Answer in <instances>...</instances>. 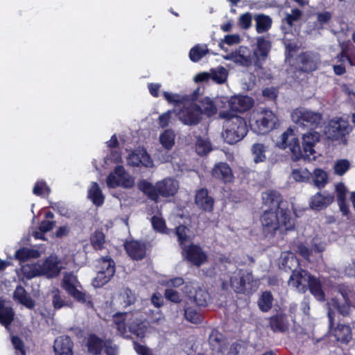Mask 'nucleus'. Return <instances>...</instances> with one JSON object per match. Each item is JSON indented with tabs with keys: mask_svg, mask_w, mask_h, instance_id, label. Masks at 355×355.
<instances>
[{
	"mask_svg": "<svg viewBox=\"0 0 355 355\" xmlns=\"http://www.w3.org/2000/svg\"><path fill=\"white\" fill-rule=\"evenodd\" d=\"M320 135L316 131H309L303 134L302 146L298 138L295 137L294 130L289 127L280 136L277 145L282 149L288 148L292 154V159L298 161L300 159H309L315 153L314 147L320 141Z\"/></svg>",
	"mask_w": 355,
	"mask_h": 355,
	"instance_id": "obj_1",
	"label": "nucleus"
},
{
	"mask_svg": "<svg viewBox=\"0 0 355 355\" xmlns=\"http://www.w3.org/2000/svg\"><path fill=\"white\" fill-rule=\"evenodd\" d=\"M263 232L266 237H274L278 230L286 232L293 230L295 227V219L291 216L289 209L279 211L268 209L260 217Z\"/></svg>",
	"mask_w": 355,
	"mask_h": 355,
	"instance_id": "obj_2",
	"label": "nucleus"
},
{
	"mask_svg": "<svg viewBox=\"0 0 355 355\" xmlns=\"http://www.w3.org/2000/svg\"><path fill=\"white\" fill-rule=\"evenodd\" d=\"M220 119H225V130L223 134L225 141L234 144L243 139L248 132L245 119L230 111H220L218 114Z\"/></svg>",
	"mask_w": 355,
	"mask_h": 355,
	"instance_id": "obj_3",
	"label": "nucleus"
},
{
	"mask_svg": "<svg viewBox=\"0 0 355 355\" xmlns=\"http://www.w3.org/2000/svg\"><path fill=\"white\" fill-rule=\"evenodd\" d=\"M252 130L258 135H266L275 129L278 124L277 116L270 110H254L249 119Z\"/></svg>",
	"mask_w": 355,
	"mask_h": 355,
	"instance_id": "obj_4",
	"label": "nucleus"
},
{
	"mask_svg": "<svg viewBox=\"0 0 355 355\" xmlns=\"http://www.w3.org/2000/svg\"><path fill=\"white\" fill-rule=\"evenodd\" d=\"M299 259L293 254L285 256L280 263V268L286 272L291 271L292 274L288 279V284L296 288L300 292L306 293V286H302V279H305L307 271L300 268Z\"/></svg>",
	"mask_w": 355,
	"mask_h": 355,
	"instance_id": "obj_5",
	"label": "nucleus"
},
{
	"mask_svg": "<svg viewBox=\"0 0 355 355\" xmlns=\"http://www.w3.org/2000/svg\"><path fill=\"white\" fill-rule=\"evenodd\" d=\"M78 282L76 276L72 273H66L62 280L61 286L75 301L86 305L88 308H92L94 304L92 296L77 288L76 284Z\"/></svg>",
	"mask_w": 355,
	"mask_h": 355,
	"instance_id": "obj_6",
	"label": "nucleus"
},
{
	"mask_svg": "<svg viewBox=\"0 0 355 355\" xmlns=\"http://www.w3.org/2000/svg\"><path fill=\"white\" fill-rule=\"evenodd\" d=\"M293 121L299 126L315 131L321 123L322 116L318 112H313L303 107L296 108L291 114Z\"/></svg>",
	"mask_w": 355,
	"mask_h": 355,
	"instance_id": "obj_7",
	"label": "nucleus"
},
{
	"mask_svg": "<svg viewBox=\"0 0 355 355\" xmlns=\"http://www.w3.org/2000/svg\"><path fill=\"white\" fill-rule=\"evenodd\" d=\"M254 282L252 272L243 269H239L230 277V286L239 294L252 293Z\"/></svg>",
	"mask_w": 355,
	"mask_h": 355,
	"instance_id": "obj_8",
	"label": "nucleus"
},
{
	"mask_svg": "<svg viewBox=\"0 0 355 355\" xmlns=\"http://www.w3.org/2000/svg\"><path fill=\"white\" fill-rule=\"evenodd\" d=\"M98 270L93 280L96 288H101L110 282L115 273V263L110 256L101 257L98 260Z\"/></svg>",
	"mask_w": 355,
	"mask_h": 355,
	"instance_id": "obj_9",
	"label": "nucleus"
},
{
	"mask_svg": "<svg viewBox=\"0 0 355 355\" xmlns=\"http://www.w3.org/2000/svg\"><path fill=\"white\" fill-rule=\"evenodd\" d=\"M179 120L184 125L194 126L199 124L203 115L201 107L194 103L184 104L178 112Z\"/></svg>",
	"mask_w": 355,
	"mask_h": 355,
	"instance_id": "obj_10",
	"label": "nucleus"
},
{
	"mask_svg": "<svg viewBox=\"0 0 355 355\" xmlns=\"http://www.w3.org/2000/svg\"><path fill=\"white\" fill-rule=\"evenodd\" d=\"M327 315L329 319V329L336 340L343 344H348L352 339L351 327L349 324L338 323L337 326L334 327L335 313L331 310H329Z\"/></svg>",
	"mask_w": 355,
	"mask_h": 355,
	"instance_id": "obj_11",
	"label": "nucleus"
},
{
	"mask_svg": "<svg viewBox=\"0 0 355 355\" xmlns=\"http://www.w3.org/2000/svg\"><path fill=\"white\" fill-rule=\"evenodd\" d=\"M182 256L187 261L198 268L205 263L208 260L207 254L202 248L193 243L182 248Z\"/></svg>",
	"mask_w": 355,
	"mask_h": 355,
	"instance_id": "obj_12",
	"label": "nucleus"
},
{
	"mask_svg": "<svg viewBox=\"0 0 355 355\" xmlns=\"http://www.w3.org/2000/svg\"><path fill=\"white\" fill-rule=\"evenodd\" d=\"M123 248L128 257L134 261H141L146 257V243L141 240H126Z\"/></svg>",
	"mask_w": 355,
	"mask_h": 355,
	"instance_id": "obj_13",
	"label": "nucleus"
},
{
	"mask_svg": "<svg viewBox=\"0 0 355 355\" xmlns=\"http://www.w3.org/2000/svg\"><path fill=\"white\" fill-rule=\"evenodd\" d=\"M128 163L132 166H144L150 168L153 166V161L144 148H137L133 150L127 157Z\"/></svg>",
	"mask_w": 355,
	"mask_h": 355,
	"instance_id": "obj_14",
	"label": "nucleus"
},
{
	"mask_svg": "<svg viewBox=\"0 0 355 355\" xmlns=\"http://www.w3.org/2000/svg\"><path fill=\"white\" fill-rule=\"evenodd\" d=\"M302 286H305L311 294L319 302H323L326 300L325 293L322 289V284L319 278L312 275L309 272L305 279H302Z\"/></svg>",
	"mask_w": 355,
	"mask_h": 355,
	"instance_id": "obj_15",
	"label": "nucleus"
},
{
	"mask_svg": "<svg viewBox=\"0 0 355 355\" xmlns=\"http://www.w3.org/2000/svg\"><path fill=\"white\" fill-rule=\"evenodd\" d=\"M211 177L223 184L234 182V176L231 167L226 162H220L215 164L211 171Z\"/></svg>",
	"mask_w": 355,
	"mask_h": 355,
	"instance_id": "obj_16",
	"label": "nucleus"
},
{
	"mask_svg": "<svg viewBox=\"0 0 355 355\" xmlns=\"http://www.w3.org/2000/svg\"><path fill=\"white\" fill-rule=\"evenodd\" d=\"M254 103L252 97L246 95L234 96L229 100L230 112H244L250 110Z\"/></svg>",
	"mask_w": 355,
	"mask_h": 355,
	"instance_id": "obj_17",
	"label": "nucleus"
},
{
	"mask_svg": "<svg viewBox=\"0 0 355 355\" xmlns=\"http://www.w3.org/2000/svg\"><path fill=\"white\" fill-rule=\"evenodd\" d=\"M195 203L197 207L205 212H212L214 207V199L209 195L206 188L197 190L195 196Z\"/></svg>",
	"mask_w": 355,
	"mask_h": 355,
	"instance_id": "obj_18",
	"label": "nucleus"
},
{
	"mask_svg": "<svg viewBox=\"0 0 355 355\" xmlns=\"http://www.w3.org/2000/svg\"><path fill=\"white\" fill-rule=\"evenodd\" d=\"M268 320V327L275 333H285L288 330L289 322L288 316L282 311L269 317Z\"/></svg>",
	"mask_w": 355,
	"mask_h": 355,
	"instance_id": "obj_19",
	"label": "nucleus"
},
{
	"mask_svg": "<svg viewBox=\"0 0 355 355\" xmlns=\"http://www.w3.org/2000/svg\"><path fill=\"white\" fill-rule=\"evenodd\" d=\"M300 69L302 71L311 73L318 69L319 58L318 55L305 51L299 55Z\"/></svg>",
	"mask_w": 355,
	"mask_h": 355,
	"instance_id": "obj_20",
	"label": "nucleus"
},
{
	"mask_svg": "<svg viewBox=\"0 0 355 355\" xmlns=\"http://www.w3.org/2000/svg\"><path fill=\"white\" fill-rule=\"evenodd\" d=\"M263 204L270 207L269 209L279 211L282 209H288L283 207V198L279 192L275 190H269L262 194Z\"/></svg>",
	"mask_w": 355,
	"mask_h": 355,
	"instance_id": "obj_21",
	"label": "nucleus"
},
{
	"mask_svg": "<svg viewBox=\"0 0 355 355\" xmlns=\"http://www.w3.org/2000/svg\"><path fill=\"white\" fill-rule=\"evenodd\" d=\"M178 189L177 182L172 178H167L156 182V193L164 198L171 197L175 195Z\"/></svg>",
	"mask_w": 355,
	"mask_h": 355,
	"instance_id": "obj_22",
	"label": "nucleus"
},
{
	"mask_svg": "<svg viewBox=\"0 0 355 355\" xmlns=\"http://www.w3.org/2000/svg\"><path fill=\"white\" fill-rule=\"evenodd\" d=\"M334 200L333 193H322L319 191L311 197L309 206L313 210L320 211L330 205Z\"/></svg>",
	"mask_w": 355,
	"mask_h": 355,
	"instance_id": "obj_23",
	"label": "nucleus"
},
{
	"mask_svg": "<svg viewBox=\"0 0 355 355\" xmlns=\"http://www.w3.org/2000/svg\"><path fill=\"white\" fill-rule=\"evenodd\" d=\"M271 49L270 42L264 37L257 39V46L254 52L256 58L254 65L259 68L262 67V62L265 61Z\"/></svg>",
	"mask_w": 355,
	"mask_h": 355,
	"instance_id": "obj_24",
	"label": "nucleus"
},
{
	"mask_svg": "<svg viewBox=\"0 0 355 355\" xmlns=\"http://www.w3.org/2000/svg\"><path fill=\"white\" fill-rule=\"evenodd\" d=\"M73 343L68 336L58 337L54 342L53 350L55 355H73Z\"/></svg>",
	"mask_w": 355,
	"mask_h": 355,
	"instance_id": "obj_25",
	"label": "nucleus"
},
{
	"mask_svg": "<svg viewBox=\"0 0 355 355\" xmlns=\"http://www.w3.org/2000/svg\"><path fill=\"white\" fill-rule=\"evenodd\" d=\"M60 261L56 257H48L41 265L42 275H46L48 277H55L58 276L61 271V267L59 266Z\"/></svg>",
	"mask_w": 355,
	"mask_h": 355,
	"instance_id": "obj_26",
	"label": "nucleus"
},
{
	"mask_svg": "<svg viewBox=\"0 0 355 355\" xmlns=\"http://www.w3.org/2000/svg\"><path fill=\"white\" fill-rule=\"evenodd\" d=\"M13 299L28 309H33L35 306V302L21 285L17 286L13 293Z\"/></svg>",
	"mask_w": 355,
	"mask_h": 355,
	"instance_id": "obj_27",
	"label": "nucleus"
},
{
	"mask_svg": "<svg viewBox=\"0 0 355 355\" xmlns=\"http://www.w3.org/2000/svg\"><path fill=\"white\" fill-rule=\"evenodd\" d=\"M105 345V341L95 334H89L87 338V352L92 355L101 354Z\"/></svg>",
	"mask_w": 355,
	"mask_h": 355,
	"instance_id": "obj_28",
	"label": "nucleus"
},
{
	"mask_svg": "<svg viewBox=\"0 0 355 355\" xmlns=\"http://www.w3.org/2000/svg\"><path fill=\"white\" fill-rule=\"evenodd\" d=\"M128 328L131 334L137 338H143L145 336L147 326L145 321L137 318H131L128 320Z\"/></svg>",
	"mask_w": 355,
	"mask_h": 355,
	"instance_id": "obj_29",
	"label": "nucleus"
},
{
	"mask_svg": "<svg viewBox=\"0 0 355 355\" xmlns=\"http://www.w3.org/2000/svg\"><path fill=\"white\" fill-rule=\"evenodd\" d=\"M15 313L10 306H6L5 301L0 299V324L8 329L15 320Z\"/></svg>",
	"mask_w": 355,
	"mask_h": 355,
	"instance_id": "obj_30",
	"label": "nucleus"
},
{
	"mask_svg": "<svg viewBox=\"0 0 355 355\" xmlns=\"http://www.w3.org/2000/svg\"><path fill=\"white\" fill-rule=\"evenodd\" d=\"M87 198L96 207H101L105 202V196L101 189L98 184L93 182L88 189Z\"/></svg>",
	"mask_w": 355,
	"mask_h": 355,
	"instance_id": "obj_31",
	"label": "nucleus"
},
{
	"mask_svg": "<svg viewBox=\"0 0 355 355\" xmlns=\"http://www.w3.org/2000/svg\"><path fill=\"white\" fill-rule=\"evenodd\" d=\"M193 299L198 306L206 307L210 300V295L207 289L203 286H198L194 288Z\"/></svg>",
	"mask_w": 355,
	"mask_h": 355,
	"instance_id": "obj_32",
	"label": "nucleus"
},
{
	"mask_svg": "<svg viewBox=\"0 0 355 355\" xmlns=\"http://www.w3.org/2000/svg\"><path fill=\"white\" fill-rule=\"evenodd\" d=\"M273 301L274 297L270 291L262 292L257 301L259 310L263 313L268 312L272 307Z\"/></svg>",
	"mask_w": 355,
	"mask_h": 355,
	"instance_id": "obj_33",
	"label": "nucleus"
},
{
	"mask_svg": "<svg viewBox=\"0 0 355 355\" xmlns=\"http://www.w3.org/2000/svg\"><path fill=\"white\" fill-rule=\"evenodd\" d=\"M313 184L319 189H323L328 183V173L322 168H316L311 173Z\"/></svg>",
	"mask_w": 355,
	"mask_h": 355,
	"instance_id": "obj_34",
	"label": "nucleus"
},
{
	"mask_svg": "<svg viewBox=\"0 0 355 355\" xmlns=\"http://www.w3.org/2000/svg\"><path fill=\"white\" fill-rule=\"evenodd\" d=\"M40 257L39 250L28 248H21L15 253V258L20 262H25L30 259H37Z\"/></svg>",
	"mask_w": 355,
	"mask_h": 355,
	"instance_id": "obj_35",
	"label": "nucleus"
},
{
	"mask_svg": "<svg viewBox=\"0 0 355 355\" xmlns=\"http://www.w3.org/2000/svg\"><path fill=\"white\" fill-rule=\"evenodd\" d=\"M224 336L218 330L214 329L211 330L209 336V343L212 350L221 352L224 344Z\"/></svg>",
	"mask_w": 355,
	"mask_h": 355,
	"instance_id": "obj_36",
	"label": "nucleus"
},
{
	"mask_svg": "<svg viewBox=\"0 0 355 355\" xmlns=\"http://www.w3.org/2000/svg\"><path fill=\"white\" fill-rule=\"evenodd\" d=\"M114 173L121 182V187L130 189L134 186V181L126 174L124 167L122 165L116 166L114 169Z\"/></svg>",
	"mask_w": 355,
	"mask_h": 355,
	"instance_id": "obj_37",
	"label": "nucleus"
},
{
	"mask_svg": "<svg viewBox=\"0 0 355 355\" xmlns=\"http://www.w3.org/2000/svg\"><path fill=\"white\" fill-rule=\"evenodd\" d=\"M256 21V30L258 33L268 31L272 26V19L263 14H260L254 17Z\"/></svg>",
	"mask_w": 355,
	"mask_h": 355,
	"instance_id": "obj_38",
	"label": "nucleus"
},
{
	"mask_svg": "<svg viewBox=\"0 0 355 355\" xmlns=\"http://www.w3.org/2000/svg\"><path fill=\"white\" fill-rule=\"evenodd\" d=\"M338 290L344 302L355 307V291L351 286L345 284L339 285Z\"/></svg>",
	"mask_w": 355,
	"mask_h": 355,
	"instance_id": "obj_39",
	"label": "nucleus"
},
{
	"mask_svg": "<svg viewBox=\"0 0 355 355\" xmlns=\"http://www.w3.org/2000/svg\"><path fill=\"white\" fill-rule=\"evenodd\" d=\"M138 187L150 200L155 202L158 200V194L156 193V184L153 185L150 182L143 180L139 182Z\"/></svg>",
	"mask_w": 355,
	"mask_h": 355,
	"instance_id": "obj_40",
	"label": "nucleus"
},
{
	"mask_svg": "<svg viewBox=\"0 0 355 355\" xmlns=\"http://www.w3.org/2000/svg\"><path fill=\"white\" fill-rule=\"evenodd\" d=\"M126 314H127L126 313L118 312V313H116L113 315L115 328L116 329L118 332L120 334V335L123 337H128V336H127L128 323L125 324V315Z\"/></svg>",
	"mask_w": 355,
	"mask_h": 355,
	"instance_id": "obj_41",
	"label": "nucleus"
},
{
	"mask_svg": "<svg viewBox=\"0 0 355 355\" xmlns=\"http://www.w3.org/2000/svg\"><path fill=\"white\" fill-rule=\"evenodd\" d=\"M332 128H335V132L338 137H345L349 135L352 131V128L349 125V123L342 119H338L336 121H334Z\"/></svg>",
	"mask_w": 355,
	"mask_h": 355,
	"instance_id": "obj_42",
	"label": "nucleus"
},
{
	"mask_svg": "<svg viewBox=\"0 0 355 355\" xmlns=\"http://www.w3.org/2000/svg\"><path fill=\"white\" fill-rule=\"evenodd\" d=\"M90 243L94 250H101L104 248L105 235L102 231L96 230L90 236Z\"/></svg>",
	"mask_w": 355,
	"mask_h": 355,
	"instance_id": "obj_43",
	"label": "nucleus"
},
{
	"mask_svg": "<svg viewBox=\"0 0 355 355\" xmlns=\"http://www.w3.org/2000/svg\"><path fill=\"white\" fill-rule=\"evenodd\" d=\"M23 275L27 279L42 275V270L40 266L27 264L21 268Z\"/></svg>",
	"mask_w": 355,
	"mask_h": 355,
	"instance_id": "obj_44",
	"label": "nucleus"
},
{
	"mask_svg": "<svg viewBox=\"0 0 355 355\" xmlns=\"http://www.w3.org/2000/svg\"><path fill=\"white\" fill-rule=\"evenodd\" d=\"M209 52L207 46L202 47L200 44H196L192 47L189 51V58L191 61L196 62L205 56Z\"/></svg>",
	"mask_w": 355,
	"mask_h": 355,
	"instance_id": "obj_45",
	"label": "nucleus"
},
{
	"mask_svg": "<svg viewBox=\"0 0 355 355\" xmlns=\"http://www.w3.org/2000/svg\"><path fill=\"white\" fill-rule=\"evenodd\" d=\"M161 144L166 149L170 150L175 144V135L172 130H166L159 137Z\"/></svg>",
	"mask_w": 355,
	"mask_h": 355,
	"instance_id": "obj_46",
	"label": "nucleus"
},
{
	"mask_svg": "<svg viewBox=\"0 0 355 355\" xmlns=\"http://www.w3.org/2000/svg\"><path fill=\"white\" fill-rule=\"evenodd\" d=\"M252 152L255 163L263 162L266 159V148L263 144L257 143L252 145Z\"/></svg>",
	"mask_w": 355,
	"mask_h": 355,
	"instance_id": "obj_47",
	"label": "nucleus"
},
{
	"mask_svg": "<svg viewBox=\"0 0 355 355\" xmlns=\"http://www.w3.org/2000/svg\"><path fill=\"white\" fill-rule=\"evenodd\" d=\"M185 318L194 324H199L202 321V315L199 311H198L193 307H187L184 309Z\"/></svg>",
	"mask_w": 355,
	"mask_h": 355,
	"instance_id": "obj_48",
	"label": "nucleus"
},
{
	"mask_svg": "<svg viewBox=\"0 0 355 355\" xmlns=\"http://www.w3.org/2000/svg\"><path fill=\"white\" fill-rule=\"evenodd\" d=\"M292 177L297 182H308L311 178V173L306 168H297L293 170Z\"/></svg>",
	"mask_w": 355,
	"mask_h": 355,
	"instance_id": "obj_49",
	"label": "nucleus"
},
{
	"mask_svg": "<svg viewBox=\"0 0 355 355\" xmlns=\"http://www.w3.org/2000/svg\"><path fill=\"white\" fill-rule=\"evenodd\" d=\"M51 189L44 180L37 181L33 189V193L37 196H44L49 195Z\"/></svg>",
	"mask_w": 355,
	"mask_h": 355,
	"instance_id": "obj_50",
	"label": "nucleus"
},
{
	"mask_svg": "<svg viewBox=\"0 0 355 355\" xmlns=\"http://www.w3.org/2000/svg\"><path fill=\"white\" fill-rule=\"evenodd\" d=\"M211 79L218 84L223 83L227 79V71L225 69L220 67L218 70H211Z\"/></svg>",
	"mask_w": 355,
	"mask_h": 355,
	"instance_id": "obj_51",
	"label": "nucleus"
},
{
	"mask_svg": "<svg viewBox=\"0 0 355 355\" xmlns=\"http://www.w3.org/2000/svg\"><path fill=\"white\" fill-rule=\"evenodd\" d=\"M201 103L203 105V114H206L208 116H212L217 112V108L214 101L209 97H206L204 100L201 101Z\"/></svg>",
	"mask_w": 355,
	"mask_h": 355,
	"instance_id": "obj_52",
	"label": "nucleus"
},
{
	"mask_svg": "<svg viewBox=\"0 0 355 355\" xmlns=\"http://www.w3.org/2000/svg\"><path fill=\"white\" fill-rule=\"evenodd\" d=\"M349 162L347 159H343L335 163L334 168L336 175L342 176L349 170Z\"/></svg>",
	"mask_w": 355,
	"mask_h": 355,
	"instance_id": "obj_53",
	"label": "nucleus"
},
{
	"mask_svg": "<svg viewBox=\"0 0 355 355\" xmlns=\"http://www.w3.org/2000/svg\"><path fill=\"white\" fill-rule=\"evenodd\" d=\"M175 234L178 237V241L180 246L182 249L185 245V243L188 241L189 236L187 234V227L184 225H179L175 228Z\"/></svg>",
	"mask_w": 355,
	"mask_h": 355,
	"instance_id": "obj_54",
	"label": "nucleus"
},
{
	"mask_svg": "<svg viewBox=\"0 0 355 355\" xmlns=\"http://www.w3.org/2000/svg\"><path fill=\"white\" fill-rule=\"evenodd\" d=\"M151 223L153 229L159 232L164 233L165 232L166 225L165 220L159 216H153L151 218Z\"/></svg>",
	"mask_w": 355,
	"mask_h": 355,
	"instance_id": "obj_55",
	"label": "nucleus"
},
{
	"mask_svg": "<svg viewBox=\"0 0 355 355\" xmlns=\"http://www.w3.org/2000/svg\"><path fill=\"white\" fill-rule=\"evenodd\" d=\"M284 45L285 57L286 59H291L293 57L294 53L298 51L299 46L295 42H291L290 41L285 42Z\"/></svg>",
	"mask_w": 355,
	"mask_h": 355,
	"instance_id": "obj_56",
	"label": "nucleus"
},
{
	"mask_svg": "<svg viewBox=\"0 0 355 355\" xmlns=\"http://www.w3.org/2000/svg\"><path fill=\"white\" fill-rule=\"evenodd\" d=\"M11 342L15 349L19 351L21 355H26L24 343L20 337L18 336H12L11 337Z\"/></svg>",
	"mask_w": 355,
	"mask_h": 355,
	"instance_id": "obj_57",
	"label": "nucleus"
},
{
	"mask_svg": "<svg viewBox=\"0 0 355 355\" xmlns=\"http://www.w3.org/2000/svg\"><path fill=\"white\" fill-rule=\"evenodd\" d=\"M53 306L55 309H60L65 306H69L67 302L62 299L59 290L53 295Z\"/></svg>",
	"mask_w": 355,
	"mask_h": 355,
	"instance_id": "obj_58",
	"label": "nucleus"
},
{
	"mask_svg": "<svg viewBox=\"0 0 355 355\" xmlns=\"http://www.w3.org/2000/svg\"><path fill=\"white\" fill-rule=\"evenodd\" d=\"M133 349L138 355H154L152 350L137 341H133Z\"/></svg>",
	"mask_w": 355,
	"mask_h": 355,
	"instance_id": "obj_59",
	"label": "nucleus"
},
{
	"mask_svg": "<svg viewBox=\"0 0 355 355\" xmlns=\"http://www.w3.org/2000/svg\"><path fill=\"white\" fill-rule=\"evenodd\" d=\"M239 24L242 29H248L252 25L251 13L245 12L241 15L239 17Z\"/></svg>",
	"mask_w": 355,
	"mask_h": 355,
	"instance_id": "obj_60",
	"label": "nucleus"
},
{
	"mask_svg": "<svg viewBox=\"0 0 355 355\" xmlns=\"http://www.w3.org/2000/svg\"><path fill=\"white\" fill-rule=\"evenodd\" d=\"M210 144L203 139L198 140L196 143V151L200 155H205L211 151Z\"/></svg>",
	"mask_w": 355,
	"mask_h": 355,
	"instance_id": "obj_61",
	"label": "nucleus"
},
{
	"mask_svg": "<svg viewBox=\"0 0 355 355\" xmlns=\"http://www.w3.org/2000/svg\"><path fill=\"white\" fill-rule=\"evenodd\" d=\"M164 297L166 300L174 303H179L181 301L179 293L172 288H166L165 290Z\"/></svg>",
	"mask_w": 355,
	"mask_h": 355,
	"instance_id": "obj_62",
	"label": "nucleus"
},
{
	"mask_svg": "<svg viewBox=\"0 0 355 355\" xmlns=\"http://www.w3.org/2000/svg\"><path fill=\"white\" fill-rule=\"evenodd\" d=\"M302 15V11L300 10H299L298 8L292 9L291 14L287 15V16L286 17V23L288 25L292 26L293 24L294 21H296L298 19H300Z\"/></svg>",
	"mask_w": 355,
	"mask_h": 355,
	"instance_id": "obj_63",
	"label": "nucleus"
},
{
	"mask_svg": "<svg viewBox=\"0 0 355 355\" xmlns=\"http://www.w3.org/2000/svg\"><path fill=\"white\" fill-rule=\"evenodd\" d=\"M174 112V110H168L167 112L162 114L159 116V125L162 128H166L168 125L171 114Z\"/></svg>",
	"mask_w": 355,
	"mask_h": 355,
	"instance_id": "obj_64",
	"label": "nucleus"
}]
</instances>
